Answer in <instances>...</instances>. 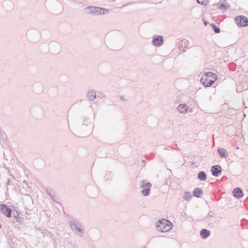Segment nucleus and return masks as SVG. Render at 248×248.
<instances>
[{"label": "nucleus", "mask_w": 248, "mask_h": 248, "mask_svg": "<svg viewBox=\"0 0 248 248\" xmlns=\"http://www.w3.org/2000/svg\"><path fill=\"white\" fill-rule=\"evenodd\" d=\"M84 128H86V126H84Z\"/></svg>", "instance_id": "obj_34"}, {"label": "nucleus", "mask_w": 248, "mask_h": 248, "mask_svg": "<svg viewBox=\"0 0 248 248\" xmlns=\"http://www.w3.org/2000/svg\"><path fill=\"white\" fill-rule=\"evenodd\" d=\"M215 82L214 80H212L211 79H210L209 81H208L207 83H205L206 87H208L211 86L213 83Z\"/></svg>", "instance_id": "obj_24"}, {"label": "nucleus", "mask_w": 248, "mask_h": 248, "mask_svg": "<svg viewBox=\"0 0 248 248\" xmlns=\"http://www.w3.org/2000/svg\"><path fill=\"white\" fill-rule=\"evenodd\" d=\"M145 161L144 160H142V163L145 164V163H144Z\"/></svg>", "instance_id": "obj_30"}, {"label": "nucleus", "mask_w": 248, "mask_h": 248, "mask_svg": "<svg viewBox=\"0 0 248 248\" xmlns=\"http://www.w3.org/2000/svg\"><path fill=\"white\" fill-rule=\"evenodd\" d=\"M200 234L202 238H206L210 235V231L206 229H203L201 231Z\"/></svg>", "instance_id": "obj_14"}, {"label": "nucleus", "mask_w": 248, "mask_h": 248, "mask_svg": "<svg viewBox=\"0 0 248 248\" xmlns=\"http://www.w3.org/2000/svg\"><path fill=\"white\" fill-rule=\"evenodd\" d=\"M151 186V184L147 182L146 180H142L140 181V188H142L141 193L143 196H147L150 194Z\"/></svg>", "instance_id": "obj_5"}, {"label": "nucleus", "mask_w": 248, "mask_h": 248, "mask_svg": "<svg viewBox=\"0 0 248 248\" xmlns=\"http://www.w3.org/2000/svg\"><path fill=\"white\" fill-rule=\"evenodd\" d=\"M192 198V195L189 192H185L184 194V199L187 201L191 200Z\"/></svg>", "instance_id": "obj_18"}, {"label": "nucleus", "mask_w": 248, "mask_h": 248, "mask_svg": "<svg viewBox=\"0 0 248 248\" xmlns=\"http://www.w3.org/2000/svg\"><path fill=\"white\" fill-rule=\"evenodd\" d=\"M210 79H211L212 80H214V81H215L217 79V75H216V76L215 77H214V76H212L211 78H210Z\"/></svg>", "instance_id": "obj_27"}, {"label": "nucleus", "mask_w": 248, "mask_h": 248, "mask_svg": "<svg viewBox=\"0 0 248 248\" xmlns=\"http://www.w3.org/2000/svg\"><path fill=\"white\" fill-rule=\"evenodd\" d=\"M0 212L7 217H11L12 210L5 204H0Z\"/></svg>", "instance_id": "obj_9"}, {"label": "nucleus", "mask_w": 248, "mask_h": 248, "mask_svg": "<svg viewBox=\"0 0 248 248\" xmlns=\"http://www.w3.org/2000/svg\"><path fill=\"white\" fill-rule=\"evenodd\" d=\"M188 107L185 104H181L177 107V110L181 113H186L188 111Z\"/></svg>", "instance_id": "obj_12"}, {"label": "nucleus", "mask_w": 248, "mask_h": 248, "mask_svg": "<svg viewBox=\"0 0 248 248\" xmlns=\"http://www.w3.org/2000/svg\"><path fill=\"white\" fill-rule=\"evenodd\" d=\"M187 45V46H188V45H187V44H186V45H185V46Z\"/></svg>", "instance_id": "obj_33"}, {"label": "nucleus", "mask_w": 248, "mask_h": 248, "mask_svg": "<svg viewBox=\"0 0 248 248\" xmlns=\"http://www.w3.org/2000/svg\"><path fill=\"white\" fill-rule=\"evenodd\" d=\"M211 26L212 27L215 33H218L220 32V29H219V28L217 27L215 24H212L211 25Z\"/></svg>", "instance_id": "obj_21"}, {"label": "nucleus", "mask_w": 248, "mask_h": 248, "mask_svg": "<svg viewBox=\"0 0 248 248\" xmlns=\"http://www.w3.org/2000/svg\"><path fill=\"white\" fill-rule=\"evenodd\" d=\"M93 128L92 119L89 117H86L83 121V123L79 127V130L86 134L90 133Z\"/></svg>", "instance_id": "obj_4"}, {"label": "nucleus", "mask_w": 248, "mask_h": 248, "mask_svg": "<svg viewBox=\"0 0 248 248\" xmlns=\"http://www.w3.org/2000/svg\"><path fill=\"white\" fill-rule=\"evenodd\" d=\"M210 79V78H207L202 76L200 80L201 82L205 87V83H207L208 81H209Z\"/></svg>", "instance_id": "obj_19"}, {"label": "nucleus", "mask_w": 248, "mask_h": 248, "mask_svg": "<svg viewBox=\"0 0 248 248\" xmlns=\"http://www.w3.org/2000/svg\"><path fill=\"white\" fill-rule=\"evenodd\" d=\"M187 45V46H188V45H187V44H186V45H185V46Z\"/></svg>", "instance_id": "obj_32"}, {"label": "nucleus", "mask_w": 248, "mask_h": 248, "mask_svg": "<svg viewBox=\"0 0 248 248\" xmlns=\"http://www.w3.org/2000/svg\"><path fill=\"white\" fill-rule=\"evenodd\" d=\"M217 6H218V8L221 9L223 12H225L227 10V7L224 4H217Z\"/></svg>", "instance_id": "obj_22"}, {"label": "nucleus", "mask_w": 248, "mask_h": 248, "mask_svg": "<svg viewBox=\"0 0 248 248\" xmlns=\"http://www.w3.org/2000/svg\"><path fill=\"white\" fill-rule=\"evenodd\" d=\"M111 172H107L105 176H104V179L106 181L109 180L111 179Z\"/></svg>", "instance_id": "obj_23"}, {"label": "nucleus", "mask_w": 248, "mask_h": 248, "mask_svg": "<svg viewBox=\"0 0 248 248\" xmlns=\"http://www.w3.org/2000/svg\"><path fill=\"white\" fill-rule=\"evenodd\" d=\"M217 152L221 158H226L228 156V153L223 148H218Z\"/></svg>", "instance_id": "obj_15"}, {"label": "nucleus", "mask_w": 248, "mask_h": 248, "mask_svg": "<svg viewBox=\"0 0 248 248\" xmlns=\"http://www.w3.org/2000/svg\"><path fill=\"white\" fill-rule=\"evenodd\" d=\"M87 97L90 101H93L96 98V92L93 90L89 91L86 95Z\"/></svg>", "instance_id": "obj_13"}, {"label": "nucleus", "mask_w": 248, "mask_h": 248, "mask_svg": "<svg viewBox=\"0 0 248 248\" xmlns=\"http://www.w3.org/2000/svg\"><path fill=\"white\" fill-rule=\"evenodd\" d=\"M234 197L240 199L243 196V191L241 188L239 187L235 188L233 191Z\"/></svg>", "instance_id": "obj_11"}, {"label": "nucleus", "mask_w": 248, "mask_h": 248, "mask_svg": "<svg viewBox=\"0 0 248 248\" xmlns=\"http://www.w3.org/2000/svg\"><path fill=\"white\" fill-rule=\"evenodd\" d=\"M156 227L158 231L165 232L170 230L172 228V223L168 220L162 219L156 223Z\"/></svg>", "instance_id": "obj_1"}, {"label": "nucleus", "mask_w": 248, "mask_h": 248, "mask_svg": "<svg viewBox=\"0 0 248 248\" xmlns=\"http://www.w3.org/2000/svg\"><path fill=\"white\" fill-rule=\"evenodd\" d=\"M235 22L239 27H244L248 26V18L244 16H238L235 17Z\"/></svg>", "instance_id": "obj_6"}, {"label": "nucleus", "mask_w": 248, "mask_h": 248, "mask_svg": "<svg viewBox=\"0 0 248 248\" xmlns=\"http://www.w3.org/2000/svg\"><path fill=\"white\" fill-rule=\"evenodd\" d=\"M70 226L72 230L78 236H83L84 230L81 224L76 219H73L70 222Z\"/></svg>", "instance_id": "obj_2"}, {"label": "nucleus", "mask_w": 248, "mask_h": 248, "mask_svg": "<svg viewBox=\"0 0 248 248\" xmlns=\"http://www.w3.org/2000/svg\"><path fill=\"white\" fill-rule=\"evenodd\" d=\"M84 10L86 13L88 14L101 15L108 13V11L107 9L95 6H88L86 7Z\"/></svg>", "instance_id": "obj_3"}, {"label": "nucleus", "mask_w": 248, "mask_h": 248, "mask_svg": "<svg viewBox=\"0 0 248 248\" xmlns=\"http://www.w3.org/2000/svg\"><path fill=\"white\" fill-rule=\"evenodd\" d=\"M203 193V190L199 188H196L193 191V195L195 197L199 198Z\"/></svg>", "instance_id": "obj_17"}, {"label": "nucleus", "mask_w": 248, "mask_h": 248, "mask_svg": "<svg viewBox=\"0 0 248 248\" xmlns=\"http://www.w3.org/2000/svg\"><path fill=\"white\" fill-rule=\"evenodd\" d=\"M164 43V38L161 35H157L153 38L152 43L155 46H160Z\"/></svg>", "instance_id": "obj_7"}, {"label": "nucleus", "mask_w": 248, "mask_h": 248, "mask_svg": "<svg viewBox=\"0 0 248 248\" xmlns=\"http://www.w3.org/2000/svg\"><path fill=\"white\" fill-rule=\"evenodd\" d=\"M10 184V182H9V180H8V182H7V185L9 184Z\"/></svg>", "instance_id": "obj_29"}, {"label": "nucleus", "mask_w": 248, "mask_h": 248, "mask_svg": "<svg viewBox=\"0 0 248 248\" xmlns=\"http://www.w3.org/2000/svg\"><path fill=\"white\" fill-rule=\"evenodd\" d=\"M49 49L52 53H58L61 51V45L57 42H53L49 44Z\"/></svg>", "instance_id": "obj_8"}, {"label": "nucleus", "mask_w": 248, "mask_h": 248, "mask_svg": "<svg viewBox=\"0 0 248 248\" xmlns=\"http://www.w3.org/2000/svg\"><path fill=\"white\" fill-rule=\"evenodd\" d=\"M214 214L213 212H212L211 211H210L208 214L207 217L210 219H211V218L214 217Z\"/></svg>", "instance_id": "obj_26"}, {"label": "nucleus", "mask_w": 248, "mask_h": 248, "mask_svg": "<svg viewBox=\"0 0 248 248\" xmlns=\"http://www.w3.org/2000/svg\"><path fill=\"white\" fill-rule=\"evenodd\" d=\"M222 169L219 165H214L211 167V171L213 176L217 177L218 176L219 173H221Z\"/></svg>", "instance_id": "obj_10"}, {"label": "nucleus", "mask_w": 248, "mask_h": 248, "mask_svg": "<svg viewBox=\"0 0 248 248\" xmlns=\"http://www.w3.org/2000/svg\"><path fill=\"white\" fill-rule=\"evenodd\" d=\"M197 2L199 4L205 5L206 4L207 0H197Z\"/></svg>", "instance_id": "obj_25"}, {"label": "nucleus", "mask_w": 248, "mask_h": 248, "mask_svg": "<svg viewBox=\"0 0 248 248\" xmlns=\"http://www.w3.org/2000/svg\"><path fill=\"white\" fill-rule=\"evenodd\" d=\"M198 178L201 181H205L207 179L206 173L203 171H200L198 174Z\"/></svg>", "instance_id": "obj_16"}, {"label": "nucleus", "mask_w": 248, "mask_h": 248, "mask_svg": "<svg viewBox=\"0 0 248 248\" xmlns=\"http://www.w3.org/2000/svg\"><path fill=\"white\" fill-rule=\"evenodd\" d=\"M204 24L206 25H207V22H204Z\"/></svg>", "instance_id": "obj_31"}, {"label": "nucleus", "mask_w": 248, "mask_h": 248, "mask_svg": "<svg viewBox=\"0 0 248 248\" xmlns=\"http://www.w3.org/2000/svg\"><path fill=\"white\" fill-rule=\"evenodd\" d=\"M202 77H206L207 78H210L212 76H214L215 77L216 74L215 73H212V72H206L203 74V75L202 76Z\"/></svg>", "instance_id": "obj_20"}, {"label": "nucleus", "mask_w": 248, "mask_h": 248, "mask_svg": "<svg viewBox=\"0 0 248 248\" xmlns=\"http://www.w3.org/2000/svg\"><path fill=\"white\" fill-rule=\"evenodd\" d=\"M183 42H184V43L185 44V45H186V43L187 42V41H186V40H183Z\"/></svg>", "instance_id": "obj_28"}]
</instances>
